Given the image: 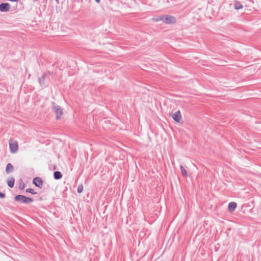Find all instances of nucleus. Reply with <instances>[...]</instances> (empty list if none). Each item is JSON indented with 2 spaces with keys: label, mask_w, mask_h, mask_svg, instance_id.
<instances>
[{
  "label": "nucleus",
  "mask_w": 261,
  "mask_h": 261,
  "mask_svg": "<svg viewBox=\"0 0 261 261\" xmlns=\"http://www.w3.org/2000/svg\"><path fill=\"white\" fill-rule=\"evenodd\" d=\"M10 5L8 3L0 4V11L2 12H8L10 9Z\"/></svg>",
  "instance_id": "20e7f679"
},
{
  "label": "nucleus",
  "mask_w": 261,
  "mask_h": 261,
  "mask_svg": "<svg viewBox=\"0 0 261 261\" xmlns=\"http://www.w3.org/2000/svg\"><path fill=\"white\" fill-rule=\"evenodd\" d=\"M83 191V186L82 185H80L78 186L77 191L79 193H81Z\"/></svg>",
  "instance_id": "dca6fc26"
},
{
  "label": "nucleus",
  "mask_w": 261,
  "mask_h": 261,
  "mask_svg": "<svg viewBox=\"0 0 261 261\" xmlns=\"http://www.w3.org/2000/svg\"><path fill=\"white\" fill-rule=\"evenodd\" d=\"M180 169L181 173V175L184 177H187L188 176V172L186 171V170L185 169V168L183 167V166L180 165Z\"/></svg>",
  "instance_id": "f8f14e48"
},
{
  "label": "nucleus",
  "mask_w": 261,
  "mask_h": 261,
  "mask_svg": "<svg viewBox=\"0 0 261 261\" xmlns=\"http://www.w3.org/2000/svg\"><path fill=\"white\" fill-rule=\"evenodd\" d=\"M14 182H15V179L13 177H11L8 181H7V184H8V186L10 187V188H12L14 187Z\"/></svg>",
  "instance_id": "ddd939ff"
},
{
  "label": "nucleus",
  "mask_w": 261,
  "mask_h": 261,
  "mask_svg": "<svg viewBox=\"0 0 261 261\" xmlns=\"http://www.w3.org/2000/svg\"><path fill=\"white\" fill-rule=\"evenodd\" d=\"M14 200L23 203H30L33 201V199L30 197H27L22 195H18L14 197Z\"/></svg>",
  "instance_id": "f257e3e1"
},
{
  "label": "nucleus",
  "mask_w": 261,
  "mask_h": 261,
  "mask_svg": "<svg viewBox=\"0 0 261 261\" xmlns=\"http://www.w3.org/2000/svg\"><path fill=\"white\" fill-rule=\"evenodd\" d=\"M33 183L37 187L41 188L43 186V180L39 177H35L33 179Z\"/></svg>",
  "instance_id": "39448f33"
},
{
  "label": "nucleus",
  "mask_w": 261,
  "mask_h": 261,
  "mask_svg": "<svg viewBox=\"0 0 261 261\" xmlns=\"http://www.w3.org/2000/svg\"><path fill=\"white\" fill-rule=\"evenodd\" d=\"M26 192L31 193L32 194H36V192H35L34 190L32 188H28L26 189Z\"/></svg>",
  "instance_id": "a211bd4d"
},
{
  "label": "nucleus",
  "mask_w": 261,
  "mask_h": 261,
  "mask_svg": "<svg viewBox=\"0 0 261 261\" xmlns=\"http://www.w3.org/2000/svg\"><path fill=\"white\" fill-rule=\"evenodd\" d=\"M172 118L175 122H179L180 120L181 119L180 112L179 111H178L176 112L175 113L173 114L172 115Z\"/></svg>",
  "instance_id": "423d86ee"
},
{
  "label": "nucleus",
  "mask_w": 261,
  "mask_h": 261,
  "mask_svg": "<svg viewBox=\"0 0 261 261\" xmlns=\"http://www.w3.org/2000/svg\"><path fill=\"white\" fill-rule=\"evenodd\" d=\"M5 196V194L0 192V198H3Z\"/></svg>",
  "instance_id": "aec40b11"
},
{
  "label": "nucleus",
  "mask_w": 261,
  "mask_h": 261,
  "mask_svg": "<svg viewBox=\"0 0 261 261\" xmlns=\"http://www.w3.org/2000/svg\"><path fill=\"white\" fill-rule=\"evenodd\" d=\"M237 204L234 202H231L228 204V209L229 212H232L236 208Z\"/></svg>",
  "instance_id": "6e6552de"
},
{
  "label": "nucleus",
  "mask_w": 261,
  "mask_h": 261,
  "mask_svg": "<svg viewBox=\"0 0 261 261\" xmlns=\"http://www.w3.org/2000/svg\"><path fill=\"white\" fill-rule=\"evenodd\" d=\"M46 77V74H43L39 79V83L41 85H44L45 83V79Z\"/></svg>",
  "instance_id": "9b49d317"
},
{
  "label": "nucleus",
  "mask_w": 261,
  "mask_h": 261,
  "mask_svg": "<svg viewBox=\"0 0 261 261\" xmlns=\"http://www.w3.org/2000/svg\"><path fill=\"white\" fill-rule=\"evenodd\" d=\"M95 2L97 3H99L100 2V0H95Z\"/></svg>",
  "instance_id": "412c9836"
},
{
  "label": "nucleus",
  "mask_w": 261,
  "mask_h": 261,
  "mask_svg": "<svg viewBox=\"0 0 261 261\" xmlns=\"http://www.w3.org/2000/svg\"><path fill=\"white\" fill-rule=\"evenodd\" d=\"M163 18V22L166 24H173L176 22V19L173 16L164 15Z\"/></svg>",
  "instance_id": "f03ea898"
},
{
  "label": "nucleus",
  "mask_w": 261,
  "mask_h": 261,
  "mask_svg": "<svg viewBox=\"0 0 261 261\" xmlns=\"http://www.w3.org/2000/svg\"><path fill=\"white\" fill-rule=\"evenodd\" d=\"M14 169L13 165L11 163H8L6 168V172L7 173H10L13 172Z\"/></svg>",
  "instance_id": "1a4fd4ad"
},
{
  "label": "nucleus",
  "mask_w": 261,
  "mask_h": 261,
  "mask_svg": "<svg viewBox=\"0 0 261 261\" xmlns=\"http://www.w3.org/2000/svg\"><path fill=\"white\" fill-rule=\"evenodd\" d=\"M234 8L239 10L243 8V6L240 2H236L234 4Z\"/></svg>",
  "instance_id": "2eb2a0df"
},
{
  "label": "nucleus",
  "mask_w": 261,
  "mask_h": 261,
  "mask_svg": "<svg viewBox=\"0 0 261 261\" xmlns=\"http://www.w3.org/2000/svg\"><path fill=\"white\" fill-rule=\"evenodd\" d=\"M54 104V103H53ZM53 109L56 114V119H60L63 115V111L59 106L54 105Z\"/></svg>",
  "instance_id": "7ed1b4c3"
},
{
  "label": "nucleus",
  "mask_w": 261,
  "mask_h": 261,
  "mask_svg": "<svg viewBox=\"0 0 261 261\" xmlns=\"http://www.w3.org/2000/svg\"><path fill=\"white\" fill-rule=\"evenodd\" d=\"M54 177L55 179H60L62 177V174L60 171H55L54 173Z\"/></svg>",
  "instance_id": "9d476101"
},
{
  "label": "nucleus",
  "mask_w": 261,
  "mask_h": 261,
  "mask_svg": "<svg viewBox=\"0 0 261 261\" xmlns=\"http://www.w3.org/2000/svg\"><path fill=\"white\" fill-rule=\"evenodd\" d=\"M9 147L10 149V151L12 153H15L18 148V144L16 142L14 143H9Z\"/></svg>",
  "instance_id": "0eeeda50"
},
{
  "label": "nucleus",
  "mask_w": 261,
  "mask_h": 261,
  "mask_svg": "<svg viewBox=\"0 0 261 261\" xmlns=\"http://www.w3.org/2000/svg\"><path fill=\"white\" fill-rule=\"evenodd\" d=\"M20 181L21 182L19 183V189L20 190H23L25 187V185L22 182V180H21Z\"/></svg>",
  "instance_id": "f3484780"
},
{
  "label": "nucleus",
  "mask_w": 261,
  "mask_h": 261,
  "mask_svg": "<svg viewBox=\"0 0 261 261\" xmlns=\"http://www.w3.org/2000/svg\"><path fill=\"white\" fill-rule=\"evenodd\" d=\"M163 19H164L163 15L155 16L152 18V20L156 22L160 21H163Z\"/></svg>",
  "instance_id": "4468645a"
},
{
  "label": "nucleus",
  "mask_w": 261,
  "mask_h": 261,
  "mask_svg": "<svg viewBox=\"0 0 261 261\" xmlns=\"http://www.w3.org/2000/svg\"><path fill=\"white\" fill-rule=\"evenodd\" d=\"M59 0H56V1L58 2Z\"/></svg>",
  "instance_id": "4be33fe9"
},
{
  "label": "nucleus",
  "mask_w": 261,
  "mask_h": 261,
  "mask_svg": "<svg viewBox=\"0 0 261 261\" xmlns=\"http://www.w3.org/2000/svg\"><path fill=\"white\" fill-rule=\"evenodd\" d=\"M44 74H46V76H48L49 75L53 74V72L47 71V72H46L45 73H44Z\"/></svg>",
  "instance_id": "6ab92c4d"
}]
</instances>
